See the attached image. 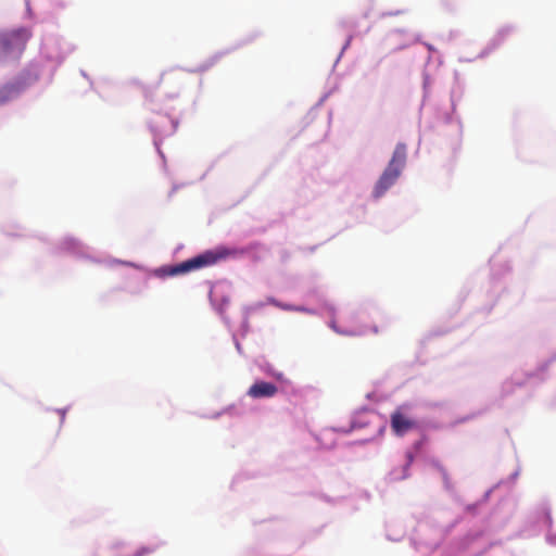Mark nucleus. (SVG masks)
Returning a JSON list of instances; mask_svg holds the SVG:
<instances>
[{
	"mask_svg": "<svg viewBox=\"0 0 556 556\" xmlns=\"http://www.w3.org/2000/svg\"><path fill=\"white\" fill-rule=\"evenodd\" d=\"M231 252L226 248H217L215 250L205 251L190 260L180 264L163 268L167 276L182 275L192 270L215 265L217 262L225 260Z\"/></svg>",
	"mask_w": 556,
	"mask_h": 556,
	"instance_id": "obj_1",
	"label": "nucleus"
},
{
	"mask_svg": "<svg viewBox=\"0 0 556 556\" xmlns=\"http://www.w3.org/2000/svg\"><path fill=\"white\" fill-rule=\"evenodd\" d=\"M406 162V147L403 143H399L394 151L392 159L390 160L387 168L380 176L374 189V197L380 198L384 192L394 185L399 178Z\"/></svg>",
	"mask_w": 556,
	"mask_h": 556,
	"instance_id": "obj_2",
	"label": "nucleus"
},
{
	"mask_svg": "<svg viewBox=\"0 0 556 556\" xmlns=\"http://www.w3.org/2000/svg\"><path fill=\"white\" fill-rule=\"evenodd\" d=\"M30 35V31L26 28H18L0 34V53L5 55L21 54Z\"/></svg>",
	"mask_w": 556,
	"mask_h": 556,
	"instance_id": "obj_3",
	"label": "nucleus"
},
{
	"mask_svg": "<svg viewBox=\"0 0 556 556\" xmlns=\"http://www.w3.org/2000/svg\"><path fill=\"white\" fill-rule=\"evenodd\" d=\"M390 426L393 433L403 437L417 427V422L408 414L405 405L399 406L390 416Z\"/></svg>",
	"mask_w": 556,
	"mask_h": 556,
	"instance_id": "obj_4",
	"label": "nucleus"
},
{
	"mask_svg": "<svg viewBox=\"0 0 556 556\" xmlns=\"http://www.w3.org/2000/svg\"><path fill=\"white\" fill-rule=\"evenodd\" d=\"M277 393V386L267 381H255L247 392L252 399L274 397Z\"/></svg>",
	"mask_w": 556,
	"mask_h": 556,
	"instance_id": "obj_5",
	"label": "nucleus"
},
{
	"mask_svg": "<svg viewBox=\"0 0 556 556\" xmlns=\"http://www.w3.org/2000/svg\"><path fill=\"white\" fill-rule=\"evenodd\" d=\"M267 302L276 307L283 309V311H296V312L311 313V311L305 307H298V306H293L291 304L280 303L279 301H277L274 298H268Z\"/></svg>",
	"mask_w": 556,
	"mask_h": 556,
	"instance_id": "obj_6",
	"label": "nucleus"
},
{
	"mask_svg": "<svg viewBox=\"0 0 556 556\" xmlns=\"http://www.w3.org/2000/svg\"><path fill=\"white\" fill-rule=\"evenodd\" d=\"M544 522H545L548 527H551L552 518H551L549 513H547V511H545V513H544Z\"/></svg>",
	"mask_w": 556,
	"mask_h": 556,
	"instance_id": "obj_7",
	"label": "nucleus"
},
{
	"mask_svg": "<svg viewBox=\"0 0 556 556\" xmlns=\"http://www.w3.org/2000/svg\"><path fill=\"white\" fill-rule=\"evenodd\" d=\"M151 552H153L152 548H143L141 552H139L135 556H142V555H146V554L151 553Z\"/></svg>",
	"mask_w": 556,
	"mask_h": 556,
	"instance_id": "obj_8",
	"label": "nucleus"
},
{
	"mask_svg": "<svg viewBox=\"0 0 556 556\" xmlns=\"http://www.w3.org/2000/svg\"><path fill=\"white\" fill-rule=\"evenodd\" d=\"M331 327H332V329H333L334 331H337L338 333H344V334H348L346 332H342V331L338 330V329H337V327L334 326V324H332V325H331Z\"/></svg>",
	"mask_w": 556,
	"mask_h": 556,
	"instance_id": "obj_9",
	"label": "nucleus"
},
{
	"mask_svg": "<svg viewBox=\"0 0 556 556\" xmlns=\"http://www.w3.org/2000/svg\"><path fill=\"white\" fill-rule=\"evenodd\" d=\"M5 100H7V99H5L4 97H2V93L0 92V104H1V103H4V102H5Z\"/></svg>",
	"mask_w": 556,
	"mask_h": 556,
	"instance_id": "obj_10",
	"label": "nucleus"
}]
</instances>
